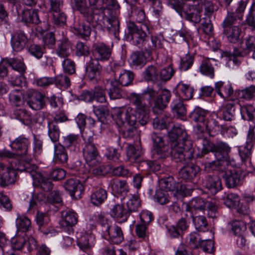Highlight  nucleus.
<instances>
[{"mask_svg":"<svg viewBox=\"0 0 255 255\" xmlns=\"http://www.w3.org/2000/svg\"><path fill=\"white\" fill-rule=\"evenodd\" d=\"M64 188L70 196L76 199H80L84 192V187L80 181L76 178L67 179L64 183Z\"/></svg>","mask_w":255,"mask_h":255,"instance_id":"19","label":"nucleus"},{"mask_svg":"<svg viewBox=\"0 0 255 255\" xmlns=\"http://www.w3.org/2000/svg\"><path fill=\"white\" fill-rule=\"evenodd\" d=\"M17 173L15 170L6 166L0 162V185L2 187L13 184L16 181Z\"/></svg>","mask_w":255,"mask_h":255,"instance_id":"17","label":"nucleus"},{"mask_svg":"<svg viewBox=\"0 0 255 255\" xmlns=\"http://www.w3.org/2000/svg\"><path fill=\"white\" fill-rule=\"evenodd\" d=\"M104 104L105 105H103L93 106V111L96 116L99 118L98 120L103 121V122L100 123L101 126H102V124H104L105 119H102L103 117L109 114V110L108 108L109 104Z\"/></svg>","mask_w":255,"mask_h":255,"instance_id":"53","label":"nucleus"},{"mask_svg":"<svg viewBox=\"0 0 255 255\" xmlns=\"http://www.w3.org/2000/svg\"><path fill=\"white\" fill-rule=\"evenodd\" d=\"M107 192L103 188L96 189L91 195V203L95 206H99L103 203L107 198Z\"/></svg>","mask_w":255,"mask_h":255,"instance_id":"39","label":"nucleus"},{"mask_svg":"<svg viewBox=\"0 0 255 255\" xmlns=\"http://www.w3.org/2000/svg\"><path fill=\"white\" fill-rule=\"evenodd\" d=\"M103 1L107 3V7H102V9H100L103 13V20H100L101 26L116 35L120 30V21L118 18L120 5L117 0H103Z\"/></svg>","mask_w":255,"mask_h":255,"instance_id":"4","label":"nucleus"},{"mask_svg":"<svg viewBox=\"0 0 255 255\" xmlns=\"http://www.w3.org/2000/svg\"><path fill=\"white\" fill-rule=\"evenodd\" d=\"M76 122L79 128H90L95 126V123H102L103 121L100 120L96 121L93 118L89 117L87 118L83 114H79L75 119Z\"/></svg>","mask_w":255,"mask_h":255,"instance_id":"40","label":"nucleus"},{"mask_svg":"<svg viewBox=\"0 0 255 255\" xmlns=\"http://www.w3.org/2000/svg\"><path fill=\"white\" fill-rule=\"evenodd\" d=\"M194 149L191 140L174 142L171 145L170 154L176 162H187L193 157Z\"/></svg>","mask_w":255,"mask_h":255,"instance_id":"6","label":"nucleus"},{"mask_svg":"<svg viewBox=\"0 0 255 255\" xmlns=\"http://www.w3.org/2000/svg\"><path fill=\"white\" fill-rule=\"evenodd\" d=\"M28 41L26 34L21 30L15 32L11 36V45L14 51L19 52L26 46Z\"/></svg>","mask_w":255,"mask_h":255,"instance_id":"22","label":"nucleus"},{"mask_svg":"<svg viewBox=\"0 0 255 255\" xmlns=\"http://www.w3.org/2000/svg\"><path fill=\"white\" fill-rule=\"evenodd\" d=\"M127 29L128 37L132 44L140 47L148 56L163 47L161 39L157 36L152 35L150 40L148 39L146 31H149V28L146 24L141 23L138 25L129 21L127 23Z\"/></svg>","mask_w":255,"mask_h":255,"instance_id":"2","label":"nucleus"},{"mask_svg":"<svg viewBox=\"0 0 255 255\" xmlns=\"http://www.w3.org/2000/svg\"><path fill=\"white\" fill-rule=\"evenodd\" d=\"M16 166L17 170L29 173L34 181L37 182L44 191L48 192L52 189L53 185L50 179L44 176L42 173L35 172L37 166L32 163L31 157H27L26 160H19Z\"/></svg>","mask_w":255,"mask_h":255,"instance_id":"5","label":"nucleus"},{"mask_svg":"<svg viewBox=\"0 0 255 255\" xmlns=\"http://www.w3.org/2000/svg\"><path fill=\"white\" fill-rule=\"evenodd\" d=\"M206 211L208 216L212 218L216 217L217 206L212 202L206 201L202 198L195 197L185 204V211L190 213V217H193V211Z\"/></svg>","mask_w":255,"mask_h":255,"instance_id":"7","label":"nucleus"},{"mask_svg":"<svg viewBox=\"0 0 255 255\" xmlns=\"http://www.w3.org/2000/svg\"><path fill=\"white\" fill-rule=\"evenodd\" d=\"M235 166H227L224 170L223 178L226 186L228 188H234L238 186L241 180V173L239 169L234 168Z\"/></svg>","mask_w":255,"mask_h":255,"instance_id":"18","label":"nucleus"},{"mask_svg":"<svg viewBox=\"0 0 255 255\" xmlns=\"http://www.w3.org/2000/svg\"><path fill=\"white\" fill-rule=\"evenodd\" d=\"M245 8V4L241 2L235 12H228L222 23L223 28H230L234 25L240 26Z\"/></svg>","mask_w":255,"mask_h":255,"instance_id":"11","label":"nucleus"},{"mask_svg":"<svg viewBox=\"0 0 255 255\" xmlns=\"http://www.w3.org/2000/svg\"><path fill=\"white\" fill-rule=\"evenodd\" d=\"M83 153L89 165H95V163H97V161L100 159L97 147L93 143H87L83 149Z\"/></svg>","mask_w":255,"mask_h":255,"instance_id":"23","label":"nucleus"},{"mask_svg":"<svg viewBox=\"0 0 255 255\" xmlns=\"http://www.w3.org/2000/svg\"><path fill=\"white\" fill-rule=\"evenodd\" d=\"M203 184L212 194H216L222 189L220 178L216 175H208L203 181Z\"/></svg>","mask_w":255,"mask_h":255,"instance_id":"27","label":"nucleus"},{"mask_svg":"<svg viewBox=\"0 0 255 255\" xmlns=\"http://www.w3.org/2000/svg\"><path fill=\"white\" fill-rule=\"evenodd\" d=\"M29 145L30 142L27 138L19 136L11 142L10 146L14 154L18 156H23L28 154Z\"/></svg>","mask_w":255,"mask_h":255,"instance_id":"20","label":"nucleus"},{"mask_svg":"<svg viewBox=\"0 0 255 255\" xmlns=\"http://www.w3.org/2000/svg\"><path fill=\"white\" fill-rule=\"evenodd\" d=\"M127 206L129 213L138 211L141 207V201L139 197L136 195H132L127 202Z\"/></svg>","mask_w":255,"mask_h":255,"instance_id":"56","label":"nucleus"},{"mask_svg":"<svg viewBox=\"0 0 255 255\" xmlns=\"http://www.w3.org/2000/svg\"><path fill=\"white\" fill-rule=\"evenodd\" d=\"M4 62L11 67L13 70L18 72L21 75L24 73L26 71V67L20 59L16 58H7L4 60Z\"/></svg>","mask_w":255,"mask_h":255,"instance_id":"44","label":"nucleus"},{"mask_svg":"<svg viewBox=\"0 0 255 255\" xmlns=\"http://www.w3.org/2000/svg\"><path fill=\"white\" fill-rule=\"evenodd\" d=\"M67 118L63 114L57 115L53 120L50 121L48 118H42V126L45 127L47 126L48 128H56L58 123H63L67 121Z\"/></svg>","mask_w":255,"mask_h":255,"instance_id":"52","label":"nucleus"},{"mask_svg":"<svg viewBox=\"0 0 255 255\" xmlns=\"http://www.w3.org/2000/svg\"><path fill=\"white\" fill-rule=\"evenodd\" d=\"M24 95L22 91L19 89H14L9 94L8 99L11 105L19 107L23 104Z\"/></svg>","mask_w":255,"mask_h":255,"instance_id":"43","label":"nucleus"},{"mask_svg":"<svg viewBox=\"0 0 255 255\" xmlns=\"http://www.w3.org/2000/svg\"><path fill=\"white\" fill-rule=\"evenodd\" d=\"M62 216V219L60 221L61 229L70 235L73 233V227L78 222V215L75 212L69 210L63 212Z\"/></svg>","mask_w":255,"mask_h":255,"instance_id":"15","label":"nucleus"},{"mask_svg":"<svg viewBox=\"0 0 255 255\" xmlns=\"http://www.w3.org/2000/svg\"><path fill=\"white\" fill-rule=\"evenodd\" d=\"M200 171V168L196 165L185 166L179 171V178L186 182L192 181Z\"/></svg>","mask_w":255,"mask_h":255,"instance_id":"26","label":"nucleus"},{"mask_svg":"<svg viewBox=\"0 0 255 255\" xmlns=\"http://www.w3.org/2000/svg\"><path fill=\"white\" fill-rule=\"evenodd\" d=\"M111 87L109 89L108 94L111 99L116 100L121 98L123 96V91L117 80H111Z\"/></svg>","mask_w":255,"mask_h":255,"instance_id":"47","label":"nucleus"},{"mask_svg":"<svg viewBox=\"0 0 255 255\" xmlns=\"http://www.w3.org/2000/svg\"><path fill=\"white\" fill-rule=\"evenodd\" d=\"M255 141V128H249L246 145L244 147H241L239 149V153L243 163L246 165H250L251 164V149L253 147Z\"/></svg>","mask_w":255,"mask_h":255,"instance_id":"13","label":"nucleus"},{"mask_svg":"<svg viewBox=\"0 0 255 255\" xmlns=\"http://www.w3.org/2000/svg\"><path fill=\"white\" fill-rule=\"evenodd\" d=\"M230 151V148L225 143L221 142L214 144L212 142H208L207 146L204 144L201 154L198 153L197 156L201 157L204 155L211 152L210 156H214L216 160L205 162V168L211 170H225L227 166H235L236 165L235 160L230 159L229 155Z\"/></svg>","mask_w":255,"mask_h":255,"instance_id":"3","label":"nucleus"},{"mask_svg":"<svg viewBox=\"0 0 255 255\" xmlns=\"http://www.w3.org/2000/svg\"><path fill=\"white\" fill-rule=\"evenodd\" d=\"M73 8L79 11L85 21L93 27L102 25L100 22L101 15L95 12L94 8L88 6L87 0H72Z\"/></svg>","mask_w":255,"mask_h":255,"instance_id":"8","label":"nucleus"},{"mask_svg":"<svg viewBox=\"0 0 255 255\" xmlns=\"http://www.w3.org/2000/svg\"><path fill=\"white\" fill-rule=\"evenodd\" d=\"M200 71L203 75L211 78H214L215 70L210 59L206 58L202 60L200 66Z\"/></svg>","mask_w":255,"mask_h":255,"instance_id":"46","label":"nucleus"},{"mask_svg":"<svg viewBox=\"0 0 255 255\" xmlns=\"http://www.w3.org/2000/svg\"><path fill=\"white\" fill-rule=\"evenodd\" d=\"M223 33L230 42L236 43L240 40L242 29L239 25H234L230 28H224Z\"/></svg>","mask_w":255,"mask_h":255,"instance_id":"33","label":"nucleus"},{"mask_svg":"<svg viewBox=\"0 0 255 255\" xmlns=\"http://www.w3.org/2000/svg\"><path fill=\"white\" fill-rule=\"evenodd\" d=\"M130 100L134 107H122L118 108L116 110V124L120 128L124 126L126 123L129 126L134 127L137 122L136 115H138L139 118L142 117L139 120L140 126H145L149 120L148 114L149 107L143 102V95L131 93Z\"/></svg>","mask_w":255,"mask_h":255,"instance_id":"1","label":"nucleus"},{"mask_svg":"<svg viewBox=\"0 0 255 255\" xmlns=\"http://www.w3.org/2000/svg\"><path fill=\"white\" fill-rule=\"evenodd\" d=\"M109 187L113 192L117 194L127 193L128 191V186L125 180L113 179L110 181Z\"/></svg>","mask_w":255,"mask_h":255,"instance_id":"41","label":"nucleus"},{"mask_svg":"<svg viewBox=\"0 0 255 255\" xmlns=\"http://www.w3.org/2000/svg\"><path fill=\"white\" fill-rule=\"evenodd\" d=\"M168 136L171 145L174 142H183L188 139L187 134L183 128H171L168 132Z\"/></svg>","mask_w":255,"mask_h":255,"instance_id":"31","label":"nucleus"},{"mask_svg":"<svg viewBox=\"0 0 255 255\" xmlns=\"http://www.w3.org/2000/svg\"><path fill=\"white\" fill-rule=\"evenodd\" d=\"M105 236H108L109 240L113 244H119L124 240V234L121 228L116 225L108 226L104 231Z\"/></svg>","mask_w":255,"mask_h":255,"instance_id":"24","label":"nucleus"},{"mask_svg":"<svg viewBox=\"0 0 255 255\" xmlns=\"http://www.w3.org/2000/svg\"><path fill=\"white\" fill-rule=\"evenodd\" d=\"M241 113L245 120H252L255 116V108L252 105H245L241 107Z\"/></svg>","mask_w":255,"mask_h":255,"instance_id":"59","label":"nucleus"},{"mask_svg":"<svg viewBox=\"0 0 255 255\" xmlns=\"http://www.w3.org/2000/svg\"><path fill=\"white\" fill-rule=\"evenodd\" d=\"M68 156L65 146L59 143H55L54 147L53 160L60 163H66Z\"/></svg>","mask_w":255,"mask_h":255,"instance_id":"35","label":"nucleus"},{"mask_svg":"<svg viewBox=\"0 0 255 255\" xmlns=\"http://www.w3.org/2000/svg\"><path fill=\"white\" fill-rule=\"evenodd\" d=\"M38 10L24 9L22 12V20L26 23L38 24L41 22Z\"/></svg>","mask_w":255,"mask_h":255,"instance_id":"34","label":"nucleus"},{"mask_svg":"<svg viewBox=\"0 0 255 255\" xmlns=\"http://www.w3.org/2000/svg\"><path fill=\"white\" fill-rule=\"evenodd\" d=\"M78 135L70 134L64 138V146L71 150H75L78 144Z\"/></svg>","mask_w":255,"mask_h":255,"instance_id":"60","label":"nucleus"},{"mask_svg":"<svg viewBox=\"0 0 255 255\" xmlns=\"http://www.w3.org/2000/svg\"><path fill=\"white\" fill-rule=\"evenodd\" d=\"M143 152L139 145L134 146L132 144H128L127 147V155L128 160L131 162L137 161Z\"/></svg>","mask_w":255,"mask_h":255,"instance_id":"37","label":"nucleus"},{"mask_svg":"<svg viewBox=\"0 0 255 255\" xmlns=\"http://www.w3.org/2000/svg\"><path fill=\"white\" fill-rule=\"evenodd\" d=\"M93 94L94 100L97 102L108 105L105 90L103 87L99 86L95 87Z\"/></svg>","mask_w":255,"mask_h":255,"instance_id":"54","label":"nucleus"},{"mask_svg":"<svg viewBox=\"0 0 255 255\" xmlns=\"http://www.w3.org/2000/svg\"><path fill=\"white\" fill-rule=\"evenodd\" d=\"M72 51L71 42L67 38H63L58 41L55 51L59 57L67 58L70 55Z\"/></svg>","mask_w":255,"mask_h":255,"instance_id":"30","label":"nucleus"},{"mask_svg":"<svg viewBox=\"0 0 255 255\" xmlns=\"http://www.w3.org/2000/svg\"><path fill=\"white\" fill-rule=\"evenodd\" d=\"M172 121V119L169 117H163L156 118L153 120V125L154 128H180L179 126L177 127L175 126H171L170 124Z\"/></svg>","mask_w":255,"mask_h":255,"instance_id":"55","label":"nucleus"},{"mask_svg":"<svg viewBox=\"0 0 255 255\" xmlns=\"http://www.w3.org/2000/svg\"><path fill=\"white\" fill-rule=\"evenodd\" d=\"M200 235L197 232H192L187 238V243L192 249H199V244L202 240Z\"/></svg>","mask_w":255,"mask_h":255,"instance_id":"61","label":"nucleus"},{"mask_svg":"<svg viewBox=\"0 0 255 255\" xmlns=\"http://www.w3.org/2000/svg\"><path fill=\"white\" fill-rule=\"evenodd\" d=\"M145 53L142 52L136 51L131 56L132 64L135 66L143 67L146 62V58L144 56Z\"/></svg>","mask_w":255,"mask_h":255,"instance_id":"58","label":"nucleus"},{"mask_svg":"<svg viewBox=\"0 0 255 255\" xmlns=\"http://www.w3.org/2000/svg\"><path fill=\"white\" fill-rule=\"evenodd\" d=\"M112 48L103 42H97L92 46V54L96 59L100 61H108L112 55Z\"/></svg>","mask_w":255,"mask_h":255,"instance_id":"14","label":"nucleus"},{"mask_svg":"<svg viewBox=\"0 0 255 255\" xmlns=\"http://www.w3.org/2000/svg\"><path fill=\"white\" fill-rule=\"evenodd\" d=\"M102 70V66L99 63V60L96 58H91L86 63V75L91 81L97 78Z\"/></svg>","mask_w":255,"mask_h":255,"instance_id":"28","label":"nucleus"},{"mask_svg":"<svg viewBox=\"0 0 255 255\" xmlns=\"http://www.w3.org/2000/svg\"><path fill=\"white\" fill-rule=\"evenodd\" d=\"M206 114L207 112L205 110L196 107L191 114L190 118L198 124L197 128H216L220 126L219 121H222L221 119L212 118L206 119Z\"/></svg>","mask_w":255,"mask_h":255,"instance_id":"9","label":"nucleus"},{"mask_svg":"<svg viewBox=\"0 0 255 255\" xmlns=\"http://www.w3.org/2000/svg\"><path fill=\"white\" fill-rule=\"evenodd\" d=\"M185 217H182L175 225L169 226L167 229L168 234L172 238H177L182 236L184 233L189 227V218H188L187 214Z\"/></svg>","mask_w":255,"mask_h":255,"instance_id":"16","label":"nucleus"},{"mask_svg":"<svg viewBox=\"0 0 255 255\" xmlns=\"http://www.w3.org/2000/svg\"><path fill=\"white\" fill-rule=\"evenodd\" d=\"M16 226L19 231H30L32 229L30 220L26 216H19L16 220Z\"/></svg>","mask_w":255,"mask_h":255,"instance_id":"48","label":"nucleus"},{"mask_svg":"<svg viewBox=\"0 0 255 255\" xmlns=\"http://www.w3.org/2000/svg\"><path fill=\"white\" fill-rule=\"evenodd\" d=\"M222 199L224 204L229 208L236 207L240 202L238 195L233 193H225Z\"/></svg>","mask_w":255,"mask_h":255,"instance_id":"50","label":"nucleus"},{"mask_svg":"<svg viewBox=\"0 0 255 255\" xmlns=\"http://www.w3.org/2000/svg\"><path fill=\"white\" fill-rule=\"evenodd\" d=\"M237 106L238 104L233 101L229 102L225 105L223 111V117L224 120L231 121L234 119Z\"/></svg>","mask_w":255,"mask_h":255,"instance_id":"49","label":"nucleus"},{"mask_svg":"<svg viewBox=\"0 0 255 255\" xmlns=\"http://www.w3.org/2000/svg\"><path fill=\"white\" fill-rule=\"evenodd\" d=\"M196 229L199 232H205L208 230V222L204 216L191 217Z\"/></svg>","mask_w":255,"mask_h":255,"instance_id":"51","label":"nucleus"},{"mask_svg":"<svg viewBox=\"0 0 255 255\" xmlns=\"http://www.w3.org/2000/svg\"><path fill=\"white\" fill-rule=\"evenodd\" d=\"M111 216L117 222L123 223L126 222L129 213L122 204L114 205L110 211Z\"/></svg>","mask_w":255,"mask_h":255,"instance_id":"25","label":"nucleus"},{"mask_svg":"<svg viewBox=\"0 0 255 255\" xmlns=\"http://www.w3.org/2000/svg\"><path fill=\"white\" fill-rule=\"evenodd\" d=\"M89 166L90 172L97 177L104 176L111 170V166L110 165L102 163L100 160L97 161V163H95V165Z\"/></svg>","mask_w":255,"mask_h":255,"instance_id":"32","label":"nucleus"},{"mask_svg":"<svg viewBox=\"0 0 255 255\" xmlns=\"http://www.w3.org/2000/svg\"><path fill=\"white\" fill-rule=\"evenodd\" d=\"M144 2L149 5L157 17H159L162 12V6L160 0H143Z\"/></svg>","mask_w":255,"mask_h":255,"instance_id":"63","label":"nucleus"},{"mask_svg":"<svg viewBox=\"0 0 255 255\" xmlns=\"http://www.w3.org/2000/svg\"><path fill=\"white\" fill-rule=\"evenodd\" d=\"M160 190H165V191H173L176 188V182L172 177L161 179L159 181Z\"/></svg>","mask_w":255,"mask_h":255,"instance_id":"57","label":"nucleus"},{"mask_svg":"<svg viewBox=\"0 0 255 255\" xmlns=\"http://www.w3.org/2000/svg\"><path fill=\"white\" fill-rule=\"evenodd\" d=\"M45 96L39 92L34 93L27 103L34 110H40L46 106Z\"/></svg>","mask_w":255,"mask_h":255,"instance_id":"29","label":"nucleus"},{"mask_svg":"<svg viewBox=\"0 0 255 255\" xmlns=\"http://www.w3.org/2000/svg\"><path fill=\"white\" fill-rule=\"evenodd\" d=\"M153 142V155L156 159H164L170 154V148L165 144L162 138L156 134L152 135Z\"/></svg>","mask_w":255,"mask_h":255,"instance_id":"12","label":"nucleus"},{"mask_svg":"<svg viewBox=\"0 0 255 255\" xmlns=\"http://www.w3.org/2000/svg\"><path fill=\"white\" fill-rule=\"evenodd\" d=\"M112 71L114 73V80H117L121 86H128L132 84L134 78L133 72L125 70L122 66L117 64L112 67Z\"/></svg>","mask_w":255,"mask_h":255,"instance_id":"10","label":"nucleus"},{"mask_svg":"<svg viewBox=\"0 0 255 255\" xmlns=\"http://www.w3.org/2000/svg\"><path fill=\"white\" fill-rule=\"evenodd\" d=\"M195 11H198L196 5H187V8L186 10H181L180 15L186 20L189 21L197 22L200 19V16L197 13L194 12Z\"/></svg>","mask_w":255,"mask_h":255,"instance_id":"45","label":"nucleus"},{"mask_svg":"<svg viewBox=\"0 0 255 255\" xmlns=\"http://www.w3.org/2000/svg\"><path fill=\"white\" fill-rule=\"evenodd\" d=\"M176 88L180 97L184 100H189L193 96L194 89L189 84H185L182 82H179Z\"/></svg>","mask_w":255,"mask_h":255,"instance_id":"38","label":"nucleus"},{"mask_svg":"<svg viewBox=\"0 0 255 255\" xmlns=\"http://www.w3.org/2000/svg\"><path fill=\"white\" fill-rule=\"evenodd\" d=\"M145 81L155 82L159 80V71L157 66L153 65L147 66L143 72Z\"/></svg>","mask_w":255,"mask_h":255,"instance_id":"42","label":"nucleus"},{"mask_svg":"<svg viewBox=\"0 0 255 255\" xmlns=\"http://www.w3.org/2000/svg\"><path fill=\"white\" fill-rule=\"evenodd\" d=\"M54 84L56 86L68 88L71 85L69 78L66 75L60 74L54 77Z\"/></svg>","mask_w":255,"mask_h":255,"instance_id":"64","label":"nucleus"},{"mask_svg":"<svg viewBox=\"0 0 255 255\" xmlns=\"http://www.w3.org/2000/svg\"><path fill=\"white\" fill-rule=\"evenodd\" d=\"M75 54L77 56H88L90 53V48L84 42L78 41L75 46Z\"/></svg>","mask_w":255,"mask_h":255,"instance_id":"62","label":"nucleus"},{"mask_svg":"<svg viewBox=\"0 0 255 255\" xmlns=\"http://www.w3.org/2000/svg\"><path fill=\"white\" fill-rule=\"evenodd\" d=\"M215 90L222 98H229L233 93V89L230 83L219 81L215 83Z\"/></svg>","mask_w":255,"mask_h":255,"instance_id":"36","label":"nucleus"},{"mask_svg":"<svg viewBox=\"0 0 255 255\" xmlns=\"http://www.w3.org/2000/svg\"><path fill=\"white\" fill-rule=\"evenodd\" d=\"M171 97V92L167 89H162L154 101L152 106L153 113H158L162 111L167 107Z\"/></svg>","mask_w":255,"mask_h":255,"instance_id":"21","label":"nucleus"}]
</instances>
